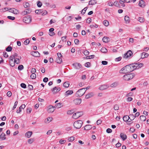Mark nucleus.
I'll use <instances>...</instances> for the list:
<instances>
[{
	"label": "nucleus",
	"instance_id": "1",
	"mask_svg": "<svg viewBox=\"0 0 149 149\" xmlns=\"http://www.w3.org/2000/svg\"><path fill=\"white\" fill-rule=\"evenodd\" d=\"M129 65L131 69V70L132 72L134 70L138 69L142 67L143 65V64L142 63H135L129 64Z\"/></svg>",
	"mask_w": 149,
	"mask_h": 149
},
{
	"label": "nucleus",
	"instance_id": "2",
	"mask_svg": "<svg viewBox=\"0 0 149 149\" xmlns=\"http://www.w3.org/2000/svg\"><path fill=\"white\" fill-rule=\"evenodd\" d=\"M120 73H126L131 72L129 65H126L123 68L120 70Z\"/></svg>",
	"mask_w": 149,
	"mask_h": 149
},
{
	"label": "nucleus",
	"instance_id": "3",
	"mask_svg": "<svg viewBox=\"0 0 149 149\" xmlns=\"http://www.w3.org/2000/svg\"><path fill=\"white\" fill-rule=\"evenodd\" d=\"M135 76L134 73H130L125 75L123 77V79L125 81H128L132 79Z\"/></svg>",
	"mask_w": 149,
	"mask_h": 149
},
{
	"label": "nucleus",
	"instance_id": "4",
	"mask_svg": "<svg viewBox=\"0 0 149 149\" xmlns=\"http://www.w3.org/2000/svg\"><path fill=\"white\" fill-rule=\"evenodd\" d=\"M83 123L81 120H78L74 122L73 125L75 128L77 129H80L82 126Z\"/></svg>",
	"mask_w": 149,
	"mask_h": 149
},
{
	"label": "nucleus",
	"instance_id": "5",
	"mask_svg": "<svg viewBox=\"0 0 149 149\" xmlns=\"http://www.w3.org/2000/svg\"><path fill=\"white\" fill-rule=\"evenodd\" d=\"M86 90L85 88H82L77 91L75 95L77 97H81L85 93Z\"/></svg>",
	"mask_w": 149,
	"mask_h": 149
},
{
	"label": "nucleus",
	"instance_id": "6",
	"mask_svg": "<svg viewBox=\"0 0 149 149\" xmlns=\"http://www.w3.org/2000/svg\"><path fill=\"white\" fill-rule=\"evenodd\" d=\"M83 114L82 112H77L74 113L72 116L73 118L77 119L82 116Z\"/></svg>",
	"mask_w": 149,
	"mask_h": 149
},
{
	"label": "nucleus",
	"instance_id": "7",
	"mask_svg": "<svg viewBox=\"0 0 149 149\" xmlns=\"http://www.w3.org/2000/svg\"><path fill=\"white\" fill-rule=\"evenodd\" d=\"M32 18L30 16L28 15L23 18V20L24 22L28 23L31 22Z\"/></svg>",
	"mask_w": 149,
	"mask_h": 149
},
{
	"label": "nucleus",
	"instance_id": "8",
	"mask_svg": "<svg viewBox=\"0 0 149 149\" xmlns=\"http://www.w3.org/2000/svg\"><path fill=\"white\" fill-rule=\"evenodd\" d=\"M132 55V52L129 50L127 52L124 54V57L125 58H127L128 57H130Z\"/></svg>",
	"mask_w": 149,
	"mask_h": 149
},
{
	"label": "nucleus",
	"instance_id": "9",
	"mask_svg": "<svg viewBox=\"0 0 149 149\" xmlns=\"http://www.w3.org/2000/svg\"><path fill=\"white\" fill-rule=\"evenodd\" d=\"M72 65L74 66V68L77 69H79L81 67V65L78 63H73Z\"/></svg>",
	"mask_w": 149,
	"mask_h": 149
},
{
	"label": "nucleus",
	"instance_id": "10",
	"mask_svg": "<svg viewBox=\"0 0 149 149\" xmlns=\"http://www.w3.org/2000/svg\"><path fill=\"white\" fill-rule=\"evenodd\" d=\"M31 54L33 56L38 57L40 56V53L37 51H32L31 52Z\"/></svg>",
	"mask_w": 149,
	"mask_h": 149
},
{
	"label": "nucleus",
	"instance_id": "11",
	"mask_svg": "<svg viewBox=\"0 0 149 149\" xmlns=\"http://www.w3.org/2000/svg\"><path fill=\"white\" fill-rule=\"evenodd\" d=\"M54 107H53L52 106H49L48 107V113H52L54 112Z\"/></svg>",
	"mask_w": 149,
	"mask_h": 149
},
{
	"label": "nucleus",
	"instance_id": "12",
	"mask_svg": "<svg viewBox=\"0 0 149 149\" xmlns=\"http://www.w3.org/2000/svg\"><path fill=\"white\" fill-rule=\"evenodd\" d=\"M139 5L140 7L143 8L146 6L145 2L143 0H141L139 1Z\"/></svg>",
	"mask_w": 149,
	"mask_h": 149
},
{
	"label": "nucleus",
	"instance_id": "13",
	"mask_svg": "<svg viewBox=\"0 0 149 149\" xmlns=\"http://www.w3.org/2000/svg\"><path fill=\"white\" fill-rule=\"evenodd\" d=\"M31 12L30 9H27L23 11L22 13V15H25L30 13Z\"/></svg>",
	"mask_w": 149,
	"mask_h": 149
},
{
	"label": "nucleus",
	"instance_id": "14",
	"mask_svg": "<svg viewBox=\"0 0 149 149\" xmlns=\"http://www.w3.org/2000/svg\"><path fill=\"white\" fill-rule=\"evenodd\" d=\"M81 100L80 98H77L73 100L74 103L76 104H79L81 102Z\"/></svg>",
	"mask_w": 149,
	"mask_h": 149
},
{
	"label": "nucleus",
	"instance_id": "15",
	"mask_svg": "<svg viewBox=\"0 0 149 149\" xmlns=\"http://www.w3.org/2000/svg\"><path fill=\"white\" fill-rule=\"evenodd\" d=\"M61 90V88L59 87L57 88L55 87L53 88V90H52V91L54 94L56 93L59 92Z\"/></svg>",
	"mask_w": 149,
	"mask_h": 149
},
{
	"label": "nucleus",
	"instance_id": "16",
	"mask_svg": "<svg viewBox=\"0 0 149 149\" xmlns=\"http://www.w3.org/2000/svg\"><path fill=\"white\" fill-rule=\"evenodd\" d=\"M109 87V86L107 85H103L99 87V89L101 90H103L107 89Z\"/></svg>",
	"mask_w": 149,
	"mask_h": 149
},
{
	"label": "nucleus",
	"instance_id": "17",
	"mask_svg": "<svg viewBox=\"0 0 149 149\" xmlns=\"http://www.w3.org/2000/svg\"><path fill=\"white\" fill-rule=\"evenodd\" d=\"M120 137L123 141H125L127 138V135L124 133H121L120 135Z\"/></svg>",
	"mask_w": 149,
	"mask_h": 149
},
{
	"label": "nucleus",
	"instance_id": "18",
	"mask_svg": "<svg viewBox=\"0 0 149 149\" xmlns=\"http://www.w3.org/2000/svg\"><path fill=\"white\" fill-rule=\"evenodd\" d=\"M9 12L14 14H17L18 13V10L14 8L10 9Z\"/></svg>",
	"mask_w": 149,
	"mask_h": 149
},
{
	"label": "nucleus",
	"instance_id": "19",
	"mask_svg": "<svg viewBox=\"0 0 149 149\" xmlns=\"http://www.w3.org/2000/svg\"><path fill=\"white\" fill-rule=\"evenodd\" d=\"M25 107V104H23L19 108V109L17 111V113H19L22 111L21 109H24Z\"/></svg>",
	"mask_w": 149,
	"mask_h": 149
},
{
	"label": "nucleus",
	"instance_id": "20",
	"mask_svg": "<svg viewBox=\"0 0 149 149\" xmlns=\"http://www.w3.org/2000/svg\"><path fill=\"white\" fill-rule=\"evenodd\" d=\"M53 118L52 117H49L46 119L45 120V123H48L52 121Z\"/></svg>",
	"mask_w": 149,
	"mask_h": 149
},
{
	"label": "nucleus",
	"instance_id": "21",
	"mask_svg": "<svg viewBox=\"0 0 149 149\" xmlns=\"http://www.w3.org/2000/svg\"><path fill=\"white\" fill-rule=\"evenodd\" d=\"M130 117H131L130 116V115L129 116H125L123 118V120L125 122L129 120V119H130Z\"/></svg>",
	"mask_w": 149,
	"mask_h": 149
},
{
	"label": "nucleus",
	"instance_id": "22",
	"mask_svg": "<svg viewBox=\"0 0 149 149\" xmlns=\"http://www.w3.org/2000/svg\"><path fill=\"white\" fill-rule=\"evenodd\" d=\"M32 134V132H31V131L28 132L25 134V136L28 138H29L31 136Z\"/></svg>",
	"mask_w": 149,
	"mask_h": 149
},
{
	"label": "nucleus",
	"instance_id": "23",
	"mask_svg": "<svg viewBox=\"0 0 149 149\" xmlns=\"http://www.w3.org/2000/svg\"><path fill=\"white\" fill-rule=\"evenodd\" d=\"M148 54L147 53H145L144 52H143L142 53V56H141V58L143 59L147 57L148 56Z\"/></svg>",
	"mask_w": 149,
	"mask_h": 149
},
{
	"label": "nucleus",
	"instance_id": "24",
	"mask_svg": "<svg viewBox=\"0 0 149 149\" xmlns=\"http://www.w3.org/2000/svg\"><path fill=\"white\" fill-rule=\"evenodd\" d=\"M140 115V113L139 112L136 113L135 114V116H134L133 115L130 114V117H133V119H131V120H133L136 117H137L139 116Z\"/></svg>",
	"mask_w": 149,
	"mask_h": 149
},
{
	"label": "nucleus",
	"instance_id": "25",
	"mask_svg": "<svg viewBox=\"0 0 149 149\" xmlns=\"http://www.w3.org/2000/svg\"><path fill=\"white\" fill-rule=\"evenodd\" d=\"M56 62L58 63H61L62 61V60L61 58L57 57L56 59Z\"/></svg>",
	"mask_w": 149,
	"mask_h": 149
},
{
	"label": "nucleus",
	"instance_id": "26",
	"mask_svg": "<svg viewBox=\"0 0 149 149\" xmlns=\"http://www.w3.org/2000/svg\"><path fill=\"white\" fill-rule=\"evenodd\" d=\"M97 3V1L95 0H91L89 2V5H93Z\"/></svg>",
	"mask_w": 149,
	"mask_h": 149
},
{
	"label": "nucleus",
	"instance_id": "27",
	"mask_svg": "<svg viewBox=\"0 0 149 149\" xmlns=\"http://www.w3.org/2000/svg\"><path fill=\"white\" fill-rule=\"evenodd\" d=\"M93 93H91L86 95L85 96L86 99H88L93 96Z\"/></svg>",
	"mask_w": 149,
	"mask_h": 149
},
{
	"label": "nucleus",
	"instance_id": "28",
	"mask_svg": "<svg viewBox=\"0 0 149 149\" xmlns=\"http://www.w3.org/2000/svg\"><path fill=\"white\" fill-rule=\"evenodd\" d=\"M109 37L106 36L102 38V40L103 42L107 43L109 41Z\"/></svg>",
	"mask_w": 149,
	"mask_h": 149
},
{
	"label": "nucleus",
	"instance_id": "29",
	"mask_svg": "<svg viewBox=\"0 0 149 149\" xmlns=\"http://www.w3.org/2000/svg\"><path fill=\"white\" fill-rule=\"evenodd\" d=\"M92 128L91 125H86L84 128V130H88Z\"/></svg>",
	"mask_w": 149,
	"mask_h": 149
},
{
	"label": "nucleus",
	"instance_id": "30",
	"mask_svg": "<svg viewBox=\"0 0 149 149\" xmlns=\"http://www.w3.org/2000/svg\"><path fill=\"white\" fill-rule=\"evenodd\" d=\"M140 119L141 121H144L146 120V116L142 115L140 116Z\"/></svg>",
	"mask_w": 149,
	"mask_h": 149
},
{
	"label": "nucleus",
	"instance_id": "31",
	"mask_svg": "<svg viewBox=\"0 0 149 149\" xmlns=\"http://www.w3.org/2000/svg\"><path fill=\"white\" fill-rule=\"evenodd\" d=\"M5 136V134L4 133H2L0 135V138L2 140H3L6 139Z\"/></svg>",
	"mask_w": 149,
	"mask_h": 149
},
{
	"label": "nucleus",
	"instance_id": "32",
	"mask_svg": "<svg viewBox=\"0 0 149 149\" xmlns=\"http://www.w3.org/2000/svg\"><path fill=\"white\" fill-rule=\"evenodd\" d=\"M118 85V83L117 82H115L111 84L110 86L111 87L114 88L116 87Z\"/></svg>",
	"mask_w": 149,
	"mask_h": 149
},
{
	"label": "nucleus",
	"instance_id": "33",
	"mask_svg": "<svg viewBox=\"0 0 149 149\" xmlns=\"http://www.w3.org/2000/svg\"><path fill=\"white\" fill-rule=\"evenodd\" d=\"M42 10H37L35 11V13L37 14L42 15Z\"/></svg>",
	"mask_w": 149,
	"mask_h": 149
},
{
	"label": "nucleus",
	"instance_id": "34",
	"mask_svg": "<svg viewBox=\"0 0 149 149\" xmlns=\"http://www.w3.org/2000/svg\"><path fill=\"white\" fill-rule=\"evenodd\" d=\"M66 95L67 96H68L69 95L72 94L73 93L72 90H68L66 92Z\"/></svg>",
	"mask_w": 149,
	"mask_h": 149
},
{
	"label": "nucleus",
	"instance_id": "35",
	"mask_svg": "<svg viewBox=\"0 0 149 149\" xmlns=\"http://www.w3.org/2000/svg\"><path fill=\"white\" fill-rule=\"evenodd\" d=\"M124 19L126 23H129L130 22L129 17L128 16L126 15Z\"/></svg>",
	"mask_w": 149,
	"mask_h": 149
},
{
	"label": "nucleus",
	"instance_id": "36",
	"mask_svg": "<svg viewBox=\"0 0 149 149\" xmlns=\"http://www.w3.org/2000/svg\"><path fill=\"white\" fill-rule=\"evenodd\" d=\"M21 57H20L19 58H16L15 59L14 61L15 63L17 64H19L20 63V59H21Z\"/></svg>",
	"mask_w": 149,
	"mask_h": 149
},
{
	"label": "nucleus",
	"instance_id": "37",
	"mask_svg": "<svg viewBox=\"0 0 149 149\" xmlns=\"http://www.w3.org/2000/svg\"><path fill=\"white\" fill-rule=\"evenodd\" d=\"M23 6L25 8H27L29 7V4L28 2H26L23 3Z\"/></svg>",
	"mask_w": 149,
	"mask_h": 149
},
{
	"label": "nucleus",
	"instance_id": "38",
	"mask_svg": "<svg viewBox=\"0 0 149 149\" xmlns=\"http://www.w3.org/2000/svg\"><path fill=\"white\" fill-rule=\"evenodd\" d=\"M9 64L12 67H13L15 65V63L13 61H9Z\"/></svg>",
	"mask_w": 149,
	"mask_h": 149
},
{
	"label": "nucleus",
	"instance_id": "39",
	"mask_svg": "<svg viewBox=\"0 0 149 149\" xmlns=\"http://www.w3.org/2000/svg\"><path fill=\"white\" fill-rule=\"evenodd\" d=\"M101 51L103 53H106L107 52V50L105 47H102L101 49Z\"/></svg>",
	"mask_w": 149,
	"mask_h": 149
},
{
	"label": "nucleus",
	"instance_id": "40",
	"mask_svg": "<svg viewBox=\"0 0 149 149\" xmlns=\"http://www.w3.org/2000/svg\"><path fill=\"white\" fill-rule=\"evenodd\" d=\"M61 103H59L57 104H56L54 107V108H60L61 107Z\"/></svg>",
	"mask_w": 149,
	"mask_h": 149
},
{
	"label": "nucleus",
	"instance_id": "41",
	"mask_svg": "<svg viewBox=\"0 0 149 149\" xmlns=\"http://www.w3.org/2000/svg\"><path fill=\"white\" fill-rule=\"evenodd\" d=\"M65 88H68L69 86V84L68 82H65L63 84Z\"/></svg>",
	"mask_w": 149,
	"mask_h": 149
},
{
	"label": "nucleus",
	"instance_id": "42",
	"mask_svg": "<svg viewBox=\"0 0 149 149\" xmlns=\"http://www.w3.org/2000/svg\"><path fill=\"white\" fill-rule=\"evenodd\" d=\"M30 77L32 79H35L36 77V75L35 73H32L30 76Z\"/></svg>",
	"mask_w": 149,
	"mask_h": 149
},
{
	"label": "nucleus",
	"instance_id": "43",
	"mask_svg": "<svg viewBox=\"0 0 149 149\" xmlns=\"http://www.w3.org/2000/svg\"><path fill=\"white\" fill-rule=\"evenodd\" d=\"M103 24L105 26H107L109 25V22L107 20H104L103 22Z\"/></svg>",
	"mask_w": 149,
	"mask_h": 149
},
{
	"label": "nucleus",
	"instance_id": "44",
	"mask_svg": "<svg viewBox=\"0 0 149 149\" xmlns=\"http://www.w3.org/2000/svg\"><path fill=\"white\" fill-rule=\"evenodd\" d=\"M74 137L73 136H71V137H70V138H69L68 139V140L69 141H72L74 140Z\"/></svg>",
	"mask_w": 149,
	"mask_h": 149
},
{
	"label": "nucleus",
	"instance_id": "45",
	"mask_svg": "<svg viewBox=\"0 0 149 149\" xmlns=\"http://www.w3.org/2000/svg\"><path fill=\"white\" fill-rule=\"evenodd\" d=\"M87 9V7L83 9L82 10V12L81 13L82 14H84L86 12V11Z\"/></svg>",
	"mask_w": 149,
	"mask_h": 149
},
{
	"label": "nucleus",
	"instance_id": "46",
	"mask_svg": "<svg viewBox=\"0 0 149 149\" xmlns=\"http://www.w3.org/2000/svg\"><path fill=\"white\" fill-rule=\"evenodd\" d=\"M23 66L22 65H19L18 67V69L20 70H22L23 69Z\"/></svg>",
	"mask_w": 149,
	"mask_h": 149
},
{
	"label": "nucleus",
	"instance_id": "47",
	"mask_svg": "<svg viewBox=\"0 0 149 149\" xmlns=\"http://www.w3.org/2000/svg\"><path fill=\"white\" fill-rule=\"evenodd\" d=\"M12 50V48L11 47L8 46L6 49V51L8 52H10Z\"/></svg>",
	"mask_w": 149,
	"mask_h": 149
},
{
	"label": "nucleus",
	"instance_id": "48",
	"mask_svg": "<svg viewBox=\"0 0 149 149\" xmlns=\"http://www.w3.org/2000/svg\"><path fill=\"white\" fill-rule=\"evenodd\" d=\"M34 141V140L33 139H29L28 141V142L29 143L31 144Z\"/></svg>",
	"mask_w": 149,
	"mask_h": 149
},
{
	"label": "nucleus",
	"instance_id": "49",
	"mask_svg": "<svg viewBox=\"0 0 149 149\" xmlns=\"http://www.w3.org/2000/svg\"><path fill=\"white\" fill-rule=\"evenodd\" d=\"M138 20L141 22H143L144 21V19L141 17H140L138 18Z\"/></svg>",
	"mask_w": 149,
	"mask_h": 149
},
{
	"label": "nucleus",
	"instance_id": "50",
	"mask_svg": "<svg viewBox=\"0 0 149 149\" xmlns=\"http://www.w3.org/2000/svg\"><path fill=\"white\" fill-rule=\"evenodd\" d=\"M125 2L122 1L121 0H119V3L121 4V6L123 7H125V4H124V3Z\"/></svg>",
	"mask_w": 149,
	"mask_h": 149
},
{
	"label": "nucleus",
	"instance_id": "51",
	"mask_svg": "<svg viewBox=\"0 0 149 149\" xmlns=\"http://www.w3.org/2000/svg\"><path fill=\"white\" fill-rule=\"evenodd\" d=\"M83 54L87 56L89 54V52L87 50H85L83 52Z\"/></svg>",
	"mask_w": 149,
	"mask_h": 149
},
{
	"label": "nucleus",
	"instance_id": "52",
	"mask_svg": "<svg viewBox=\"0 0 149 149\" xmlns=\"http://www.w3.org/2000/svg\"><path fill=\"white\" fill-rule=\"evenodd\" d=\"M42 5V3L41 2L39 1H38L37 5L38 7H40Z\"/></svg>",
	"mask_w": 149,
	"mask_h": 149
},
{
	"label": "nucleus",
	"instance_id": "53",
	"mask_svg": "<svg viewBox=\"0 0 149 149\" xmlns=\"http://www.w3.org/2000/svg\"><path fill=\"white\" fill-rule=\"evenodd\" d=\"M95 57L94 55H91L89 56H88L86 57L87 58V59H91Z\"/></svg>",
	"mask_w": 149,
	"mask_h": 149
},
{
	"label": "nucleus",
	"instance_id": "54",
	"mask_svg": "<svg viewBox=\"0 0 149 149\" xmlns=\"http://www.w3.org/2000/svg\"><path fill=\"white\" fill-rule=\"evenodd\" d=\"M113 4L116 6L118 7L119 6V3L117 1H115Z\"/></svg>",
	"mask_w": 149,
	"mask_h": 149
},
{
	"label": "nucleus",
	"instance_id": "55",
	"mask_svg": "<svg viewBox=\"0 0 149 149\" xmlns=\"http://www.w3.org/2000/svg\"><path fill=\"white\" fill-rule=\"evenodd\" d=\"M119 108V106L117 104H116L114 105V109L115 110H118V109Z\"/></svg>",
	"mask_w": 149,
	"mask_h": 149
},
{
	"label": "nucleus",
	"instance_id": "56",
	"mask_svg": "<svg viewBox=\"0 0 149 149\" xmlns=\"http://www.w3.org/2000/svg\"><path fill=\"white\" fill-rule=\"evenodd\" d=\"M98 25L96 24H95L94 25L92 24L90 26V27H91V28H93V27L97 28L98 27Z\"/></svg>",
	"mask_w": 149,
	"mask_h": 149
},
{
	"label": "nucleus",
	"instance_id": "57",
	"mask_svg": "<svg viewBox=\"0 0 149 149\" xmlns=\"http://www.w3.org/2000/svg\"><path fill=\"white\" fill-rule=\"evenodd\" d=\"M20 85L21 87L23 88H26V85L24 83H22Z\"/></svg>",
	"mask_w": 149,
	"mask_h": 149
},
{
	"label": "nucleus",
	"instance_id": "58",
	"mask_svg": "<svg viewBox=\"0 0 149 149\" xmlns=\"http://www.w3.org/2000/svg\"><path fill=\"white\" fill-rule=\"evenodd\" d=\"M7 18H8V19L12 20H14L15 19V17H12L11 16H8L7 17Z\"/></svg>",
	"mask_w": 149,
	"mask_h": 149
},
{
	"label": "nucleus",
	"instance_id": "59",
	"mask_svg": "<svg viewBox=\"0 0 149 149\" xmlns=\"http://www.w3.org/2000/svg\"><path fill=\"white\" fill-rule=\"evenodd\" d=\"M107 4L109 6H112L113 5V3L112 1H109L108 2Z\"/></svg>",
	"mask_w": 149,
	"mask_h": 149
},
{
	"label": "nucleus",
	"instance_id": "60",
	"mask_svg": "<svg viewBox=\"0 0 149 149\" xmlns=\"http://www.w3.org/2000/svg\"><path fill=\"white\" fill-rule=\"evenodd\" d=\"M29 42H30V41L29 39L26 40H25L24 41V44L25 45H28V44H29Z\"/></svg>",
	"mask_w": 149,
	"mask_h": 149
},
{
	"label": "nucleus",
	"instance_id": "61",
	"mask_svg": "<svg viewBox=\"0 0 149 149\" xmlns=\"http://www.w3.org/2000/svg\"><path fill=\"white\" fill-rule=\"evenodd\" d=\"M121 58H122V57H121L120 56V57H119L118 58H116L115 59V61H119L121 60Z\"/></svg>",
	"mask_w": 149,
	"mask_h": 149
},
{
	"label": "nucleus",
	"instance_id": "62",
	"mask_svg": "<svg viewBox=\"0 0 149 149\" xmlns=\"http://www.w3.org/2000/svg\"><path fill=\"white\" fill-rule=\"evenodd\" d=\"M75 43L76 45H78L79 43V40L77 39H75L74 40Z\"/></svg>",
	"mask_w": 149,
	"mask_h": 149
},
{
	"label": "nucleus",
	"instance_id": "63",
	"mask_svg": "<svg viewBox=\"0 0 149 149\" xmlns=\"http://www.w3.org/2000/svg\"><path fill=\"white\" fill-rule=\"evenodd\" d=\"M7 95L8 97H10L12 95V93L10 91H9L7 93Z\"/></svg>",
	"mask_w": 149,
	"mask_h": 149
},
{
	"label": "nucleus",
	"instance_id": "64",
	"mask_svg": "<svg viewBox=\"0 0 149 149\" xmlns=\"http://www.w3.org/2000/svg\"><path fill=\"white\" fill-rule=\"evenodd\" d=\"M47 12L46 10H42V15H46L47 14Z\"/></svg>",
	"mask_w": 149,
	"mask_h": 149
}]
</instances>
